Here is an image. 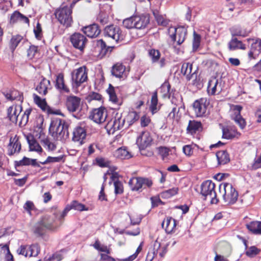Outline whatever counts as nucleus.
Segmentation results:
<instances>
[{"label":"nucleus","mask_w":261,"mask_h":261,"mask_svg":"<svg viewBox=\"0 0 261 261\" xmlns=\"http://www.w3.org/2000/svg\"><path fill=\"white\" fill-rule=\"evenodd\" d=\"M216 156L219 165H225L230 161L229 156L226 150L217 152Z\"/></svg>","instance_id":"obj_25"},{"label":"nucleus","mask_w":261,"mask_h":261,"mask_svg":"<svg viewBox=\"0 0 261 261\" xmlns=\"http://www.w3.org/2000/svg\"><path fill=\"white\" fill-rule=\"evenodd\" d=\"M140 118V116L138 113L135 111L130 112L126 119L125 121L128 123V127L133 125L136 121H138Z\"/></svg>","instance_id":"obj_37"},{"label":"nucleus","mask_w":261,"mask_h":261,"mask_svg":"<svg viewBox=\"0 0 261 261\" xmlns=\"http://www.w3.org/2000/svg\"><path fill=\"white\" fill-rule=\"evenodd\" d=\"M87 72L86 68L80 67L71 73L72 85L77 88L87 80Z\"/></svg>","instance_id":"obj_10"},{"label":"nucleus","mask_w":261,"mask_h":261,"mask_svg":"<svg viewBox=\"0 0 261 261\" xmlns=\"http://www.w3.org/2000/svg\"><path fill=\"white\" fill-rule=\"evenodd\" d=\"M28 252L29 256H36L39 253V250L38 248V245L37 244H32L31 245H28Z\"/></svg>","instance_id":"obj_47"},{"label":"nucleus","mask_w":261,"mask_h":261,"mask_svg":"<svg viewBox=\"0 0 261 261\" xmlns=\"http://www.w3.org/2000/svg\"><path fill=\"white\" fill-rule=\"evenodd\" d=\"M241 133L236 131L232 132L230 130L227 128L223 129L222 137L225 139H230L235 137L240 136Z\"/></svg>","instance_id":"obj_41"},{"label":"nucleus","mask_w":261,"mask_h":261,"mask_svg":"<svg viewBox=\"0 0 261 261\" xmlns=\"http://www.w3.org/2000/svg\"><path fill=\"white\" fill-rule=\"evenodd\" d=\"M215 188V184L210 180L204 181L201 185L200 193L205 198L209 197L212 204H216L218 202Z\"/></svg>","instance_id":"obj_6"},{"label":"nucleus","mask_w":261,"mask_h":261,"mask_svg":"<svg viewBox=\"0 0 261 261\" xmlns=\"http://www.w3.org/2000/svg\"><path fill=\"white\" fill-rule=\"evenodd\" d=\"M29 165H32L35 167H40L39 163L37 162V159H30L26 156H24L22 159L20 161H16L14 162L15 168L17 167Z\"/></svg>","instance_id":"obj_22"},{"label":"nucleus","mask_w":261,"mask_h":261,"mask_svg":"<svg viewBox=\"0 0 261 261\" xmlns=\"http://www.w3.org/2000/svg\"><path fill=\"white\" fill-rule=\"evenodd\" d=\"M162 239H160L159 238H158L155 241L153 248V255L155 254H157L159 252V255L161 256H163V249L162 248ZM153 257L154 256H152L149 254V253H148L146 256V261H152Z\"/></svg>","instance_id":"obj_20"},{"label":"nucleus","mask_w":261,"mask_h":261,"mask_svg":"<svg viewBox=\"0 0 261 261\" xmlns=\"http://www.w3.org/2000/svg\"><path fill=\"white\" fill-rule=\"evenodd\" d=\"M125 119L122 118V114L116 113L114 117L110 120H109L107 127L110 129L113 133L121 129L125 123Z\"/></svg>","instance_id":"obj_11"},{"label":"nucleus","mask_w":261,"mask_h":261,"mask_svg":"<svg viewBox=\"0 0 261 261\" xmlns=\"http://www.w3.org/2000/svg\"><path fill=\"white\" fill-rule=\"evenodd\" d=\"M13 144L12 148L10 152L9 153L10 155H13L15 152H19L21 149V143L19 141L18 138L16 136L13 139V141L11 142V139H10V145Z\"/></svg>","instance_id":"obj_34"},{"label":"nucleus","mask_w":261,"mask_h":261,"mask_svg":"<svg viewBox=\"0 0 261 261\" xmlns=\"http://www.w3.org/2000/svg\"><path fill=\"white\" fill-rule=\"evenodd\" d=\"M17 106L9 107L7 109V117L13 123H16L19 114H17Z\"/></svg>","instance_id":"obj_33"},{"label":"nucleus","mask_w":261,"mask_h":261,"mask_svg":"<svg viewBox=\"0 0 261 261\" xmlns=\"http://www.w3.org/2000/svg\"><path fill=\"white\" fill-rule=\"evenodd\" d=\"M82 30L87 36L90 38L96 37L101 32L99 26L95 23L83 27Z\"/></svg>","instance_id":"obj_16"},{"label":"nucleus","mask_w":261,"mask_h":261,"mask_svg":"<svg viewBox=\"0 0 261 261\" xmlns=\"http://www.w3.org/2000/svg\"><path fill=\"white\" fill-rule=\"evenodd\" d=\"M181 72L184 75L186 76L187 81H190L193 79V85L198 86L199 84L197 81V67L193 71V64L190 62H185L182 64Z\"/></svg>","instance_id":"obj_9"},{"label":"nucleus","mask_w":261,"mask_h":261,"mask_svg":"<svg viewBox=\"0 0 261 261\" xmlns=\"http://www.w3.org/2000/svg\"><path fill=\"white\" fill-rule=\"evenodd\" d=\"M23 37L19 35L13 36L10 40V48L12 50H15L20 41L22 40Z\"/></svg>","instance_id":"obj_44"},{"label":"nucleus","mask_w":261,"mask_h":261,"mask_svg":"<svg viewBox=\"0 0 261 261\" xmlns=\"http://www.w3.org/2000/svg\"><path fill=\"white\" fill-rule=\"evenodd\" d=\"M135 16L125 19L123 21V25L127 29L135 28V24L134 21Z\"/></svg>","instance_id":"obj_49"},{"label":"nucleus","mask_w":261,"mask_h":261,"mask_svg":"<svg viewBox=\"0 0 261 261\" xmlns=\"http://www.w3.org/2000/svg\"><path fill=\"white\" fill-rule=\"evenodd\" d=\"M107 92L109 95L110 100L114 103H117L118 102V98L115 93L114 87L111 84H109V86L108 89L107 90Z\"/></svg>","instance_id":"obj_42"},{"label":"nucleus","mask_w":261,"mask_h":261,"mask_svg":"<svg viewBox=\"0 0 261 261\" xmlns=\"http://www.w3.org/2000/svg\"><path fill=\"white\" fill-rule=\"evenodd\" d=\"M202 128L200 122L195 120H190L187 126V130L188 132L193 134L199 131Z\"/></svg>","instance_id":"obj_32"},{"label":"nucleus","mask_w":261,"mask_h":261,"mask_svg":"<svg viewBox=\"0 0 261 261\" xmlns=\"http://www.w3.org/2000/svg\"><path fill=\"white\" fill-rule=\"evenodd\" d=\"M218 82V80L216 78L209 81L207 86V92L209 94L212 95H215Z\"/></svg>","instance_id":"obj_38"},{"label":"nucleus","mask_w":261,"mask_h":261,"mask_svg":"<svg viewBox=\"0 0 261 261\" xmlns=\"http://www.w3.org/2000/svg\"><path fill=\"white\" fill-rule=\"evenodd\" d=\"M152 141V139L148 132H143L138 137L136 143L141 155L146 156L153 155V152L148 149Z\"/></svg>","instance_id":"obj_5"},{"label":"nucleus","mask_w":261,"mask_h":261,"mask_svg":"<svg viewBox=\"0 0 261 261\" xmlns=\"http://www.w3.org/2000/svg\"><path fill=\"white\" fill-rule=\"evenodd\" d=\"M72 134V140L73 141L79 142L81 145L84 143V140L86 138L87 135L86 129L84 128L77 126L74 128Z\"/></svg>","instance_id":"obj_17"},{"label":"nucleus","mask_w":261,"mask_h":261,"mask_svg":"<svg viewBox=\"0 0 261 261\" xmlns=\"http://www.w3.org/2000/svg\"><path fill=\"white\" fill-rule=\"evenodd\" d=\"M242 109V107L239 105L234 106V110L237 111L233 116H232V119L239 125L241 129H244L246 125L245 119L242 117L240 112Z\"/></svg>","instance_id":"obj_19"},{"label":"nucleus","mask_w":261,"mask_h":261,"mask_svg":"<svg viewBox=\"0 0 261 261\" xmlns=\"http://www.w3.org/2000/svg\"><path fill=\"white\" fill-rule=\"evenodd\" d=\"M164 87H167V93L164 94V98L167 97L168 99H171V102L172 103H176V98H175V90L172 89L170 90V85L167 82H164Z\"/></svg>","instance_id":"obj_36"},{"label":"nucleus","mask_w":261,"mask_h":261,"mask_svg":"<svg viewBox=\"0 0 261 261\" xmlns=\"http://www.w3.org/2000/svg\"><path fill=\"white\" fill-rule=\"evenodd\" d=\"M148 54L153 62H155L159 61L161 54L158 50L151 49L149 50Z\"/></svg>","instance_id":"obj_52"},{"label":"nucleus","mask_w":261,"mask_h":261,"mask_svg":"<svg viewBox=\"0 0 261 261\" xmlns=\"http://www.w3.org/2000/svg\"><path fill=\"white\" fill-rule=\"evenodd\" d=\"M96 162L100 167H108L110 165V162L102 158H96Z\"/></svg>","instance_id":"obj_60"},{"label":"nucleus","mask_w":261,"mask_h":261,"mask_svg":"<svg viewBox=\"0 0 261 261\" xmlns=\"http://www.w3.org/2000/svg\"><path fill=\"white\" fill-rule=\"evenodd\" d=\"M207 106V100L205 98H201L196 100L193 103V108L196 116H203L206 113Z\"/></svg>","instance_id":"obj_15"},{"label":"nucleus","mask_w":261,"mask_h":261,"mask_svg":"<svg viewBox=\"0 0 261 261\" xmlns=\"http://www.w3.org/2000/svg\"><path fill=\"white\" fill-rule=\"evenodd\" d=\"M114 155L120 159H129L132 157L130 153L125 147H120L114 152Z\"/></svg>","instance_id":"obj_30"},{"label":"nucleus","mask_w":261,"mask_h":261,"mask_svg":"<svg viewBox=\"0 0 261 261\" xmlns=\"http://www.w3.org/2000/svg\"><path fill=\"white\" fill-rule=\"evenodd\" d=\"M114 47V46H107L106 43L102 39L96 41L95 49L98 52V57L99 58L101 59L109 55Z\"/></svg>","instance_id":"obj_14"},{"label":"nucleus","mask_w":261,"mask_h":261,"mask_svg":"<svg viewBox=\"0 0 261 261\" xmlns=\"http://www.w3.org/2000/svg\"><path fill=\"white\" fill-rule=\"evenodd\" d=\"M11 91L12 98H13V100H17L18 101H21V102L23 101V97L22 93L20 92L18 90L15 89L11 90Z\"/></svg>","instance_id":"obj_54"},{"label":"nucleus","mask_w":261,"mask_h":261,"mask_svg":"<svg viewBox=\"0 0 261 261\" xmlns=\"http://www.w3.org/2000/svg\"><path fill=\"white\" fill-rule=\"evenodd\" d=\"M55 87L58 90H62L67 93L69 92V89L65 84L64 74L62 73H60L57 75Z\"/></svg>","instance_id":"obj_24"},{"label":"nucleus","mask_w":261,"mask_h":261,"mask_svg":"<svg viewBox=\"0 0 261 261\" xmlns=\"http://www.w3.org/2000/svg\"><path fill=\"white\" fill-rule=\"evenodd\" d=\"M232 37H236V36H246V33L244 32L240 26L234 25L229 29Z\"/></svg>","instance_id":"obj_40"},{"label":"nucleus","mask_w":261,"mask_h":261,"mask_svg":"<svg viewBox=\"0 0 261 261\" xmlns=\"http://www.w3.org/2000/svg\"><path fill=\"white\" fill-rule=\"evenodd\" d=\"M103 34L105 36L112 38L117 43L121 42L124 39V35L120 28L114 24L106 26L104 29Z\"/></svg>","instance_id":"obj_8"},{"label":"nucleus","mask_w":261,"mask_h":261,"mask_svg":"<svg viewBox=\"0 0 261 261\" xmlns=\"http://www.w3.org/2000/svg\"><path fill=\"white\" fill-rule=\"evenodd\" d=\"M93 247L96 250L101 251V252H105L107 254L110 253V251L109 249H108L107 246H100L99 242L97 240L96 241L95 243L93 244Z\"/></svg>","instance_id":"obj_56"},{"label":"nucleus","mask_w":261,"mask_h":261,"mask_svg":"<svg viewBox=\"0 0 261 261\" xmlns=\"http://www.w3.org/2000/svg\"><path fill=\"white\" fill-rule=\"evenodd\" d=\"M228 48L229 50H236L237 49L245 50L246 45L241 41L239 40L236 37H232L228 43Z\"/></svg>","instance_id":"obj_23"},{"label":"nucleus","mask_w":261,"mask_h":261,"mask_svg":"<svg viewBox=\"0 0 261 261\" xmlns=\"http://www.w3.org/2000/svg\"><path fill=\"white\" fill-rule=\"evenodd\" d=\"M17 252L19 254L27 256L29 255L28 245H21L20 247L17 250Z\"/></svg>","instance_id":"obj_63"},{"label":"nucleus","mask_w":261,"mask_h":261,"mask_svg":"<svg viewBox=\"0 0 261 261\" xmlns=\"http://www.w3.org/2000/svg\"><path fill=\"white\" fill-rule=\"evenodd\" d=\"M176 225V223L175 219L171 218L169 219H168L166 221V227L165 228L166 233H172Z\"/></svg>","instance_id":"obj_43"},{"label":"nucleus","mask_w":261,"mask_h":261,"mask_svg":"<svg viewBox=\"0 0 261 261\" xmlns=\"http://www.w3.org/2000/svg\"><path fill=\"white\" fill-rule=\"evenodd\" d=\"M34 33L35 36V37L37 39H41L42 37V28L41 25L39 22L37 23L36 27L34 29Z\"/></svg>","instance_id":"obj_62"},{"label":"nucleus","mask_w":261,"mask_h":261,"mask_svg":"<svg viewBox=\"0 0 261 261\" xmlns=\"http://www.w3.org/2000/svg\"><path fill=\"white\" fill-rule=\"evenodd\" d=\"M63 156L62 155L56 157L48 156L45 161L44 162H40V163L42 165H46L51 163H58L61 162Z\"/></svg>","instance_id":"obj_50"},{"label":"nucleus","mask_w":261,"mask_h":261,"mask_svg":"<svg viewBox=\"0 0 261 261\" xmlns=\"http://www.w3.org/2000/svg\"><path fill=\"white\" fill-rule=\"evenodd\" d=\"M50 85V81L43 77L39 84L36 87V90L40 94L46 95L47 92L48 86Z\"/></svg>","instance_id":"obj_29"},{"label":"nucleus","mask_w":261,"mask_h":261,"mask_svg":"<svg viewBox=\"0 0 261 261\" xmlns=\"http://www.w3.org/2000/svg\"><path fill=\"white\" fill-rule=\"evenodd\" d=\"M68 206L70 207V210L74 209L80 211L88 210V208H86L84 204L79 203L75 200L73 201L71 203L68 205Z\"/></svg>","instance_id":"obj_45"},{"label":"nucleus","mask_w":261,"mask_h":261,"mask_svg":"<svg viewBox=\"0 0 261 261\" xmlns=\"http://www.w3.org/2000/svg\"><path fill=\"white\" fill-rule=\"evenodd\" d=\"M260 251V249L254 246H252L249 248L246 253L247 256L251 257L258 254Z\"/></svg>","instance_id":"obj_58"},{"label":"nucleus","mask_w":261,"mask_h":261,"mask_svg":"<svg viewBox=\"0 0 261 261\" xmlns=\"http://www.w3.org/2000/svg\"><path fill=\"white\" fill-rule=\"evenodd\" d=\"M25 137L29 145V151H36L38 153H41L43 151L42 147L35 139L33 135L29 134L25 135Z\"/></svg>","instance_id":"obj_18"},{"label":"nucleus","mask_w":261,"mask_h":261,"mask_svg":"<svg viewBox=\"0 0 261 261\" xmlns=\"http://www.w3.org/2000/svg\"><path fill=\"white\" fill-rule=\"evenodd\" d=\"M114 192L116 195L121 194L123 192V187L122 182L119 180L114 181Z\"/></svg>","instance_id":"obj_53"},{"label":"nucleus","mask_w":261,"mask_h":261,"mask_svg":"<svg viewBox=\"0 0 261 261\" xmlns=\"http://www.w3.org/2000/svg\"><path fill=\"white\" fill-rule=\"evenodd\" d=\"M248 229L255 234H261V222L252 221L246 224Z\"/></svg>","instance_id":"obj_27"},{"label":"nucleus","mask_w":261,"mask_h":261,"mask_svg":"<svg viewBox=\"0 0 261 261\" xmlns=\"http://www.w3.org/2000/svg\"><path fill=\"white\" fill-rule=\"evenodd\" d=\"M158 95H157V91H155L152 93V95L151 97V105L150 106V110L151 111L152 114H154L156 113L158 110Z\"/></svg>","instance_id":"obj_39"},{"label":"nucleus","mask_w":261,"mask_h":261,"mask_svg":"<svg viewBox=\"0 0 261 261\" xmlns=\"http://www.w3.org/2000/svg\"><path fill=\"white\" fill-rule=\"evenodd\" d=\"M219 192L227 204H233L238 199V193L231 184H221L219 185Z\"/></svg>","instance_id":"obj_4"},{"label":"nucleus","mask_w":261,"mask_h":261,"mask_svg":"<svg viewBox=\"0 0 261 261\" xmlns=\"http://www.w3.org/2000/svg\"><path fill=\"white\" fill-rule=\"evenodd\" d=\"M55 218L53 216L46 215L37 222L33 227L34 233L38 236H43L48 230L54 228V223Z\"/></svg>","instance_id":"obj_3"},{"label":"nucleus","mask_w":261,"mask_h":261,"mask_svg":"<svg viewBox=\"0 0 261 261\" xmlns=\"http://www.w3.org/2000/svg\"><path fill=\"white\" fill-rule=\"evenodd\" d=\"M21 13L18 11H15L11 15L10 19V23H15L19 21L20 18Z\"/></svg>","instance_id":"obj_57"},{"label":"nucleus","mask_w":261,"mask_h":261,"mask_svg":"<svg viewBox=\"0 0 261 261\" xmlns=\"http://www.w3.org/2000/svg\"><path fill=\"white\" fill-rule=\"evenodd\" d=\"M80 102V98L74 95L68 96L66 101V106L68 112L74 117L78 119L81 117V115L79 114L81 110Z\"/></svg>","instance_id":"obj_7"},{"label":"nucleus","mask_w":261,"mask_h":261,"mask_svg":"<svg viewBox=\"0 0 261 261\" xmlns=\"http://www.w3.org/2000/svg\"><path fill=\"white\" fill-rule=\"evenodd\" d=\"M125 70V67L120 63H117L113 65L111 72L112 74L116 77L120 78Z\"/></svg>","instance_id":"obj_28"},{"label":"nucleus","mask_w":261,"mask_h":261,"mask_svg":"<svg viewBox=\"0 0 261 261\" xmlns=\"http://www.w3.org/2000/svg\"><path fill=\"white\" fill-rule=\"evenodd\" d=\"M70 41L74 48L81 51H83L87 42V39L83 34L80 33H74L71 35Z\"/></svg>","instance_id":"obj_13"},{"label":"nucleus","mask_w":261,"mask_h":261,"mask_svg":"<svg viewBox=\"0 0 261 261\" xmlns=\"http://www.w3.org/2000/svg\"><path fill=\"white\" fill-rule=\"evenodd\" d=\"M141 177H133L128 181V185L132 191H138L142 188Z\"/></svg>","instance_id":"obj_31"},{"label":"nucleus","mask_w":261,"mask_h":261,"mask_svg":"<svg viewBox=\"0 0 261 261\" xmlns=\"http://www.w3.org/2000/svg\"><path fill=\"white\" fill-rule=\"evenodd\" d=\"M38 51V46L32 45L27 50V56L29 58L33 59Z\"/></svg>","instance_id":"obj_55"},{"label":"nucleus","mask_w":261,"mask_h":261,"mask_svg":"<svg viewBox=\"0 0 261 261\" xmlns=\"http://www.w3.org/2000/svg\"><path fill=\"white\" fill-rule=\"evenodd\" d=\"M41 143L44 147H47L49 151H54L56 149V145L51 142L48 138H45L41 140Z\"/></svg>","instance_id":"obj_51"},{"label":"nucleus","mask_w":261,"mask_h":261,"mask_svg":"<svg viewBox=\"0 0 261 261\" xmlns=\"http://www.w3.org/2000/svg\"><path fill=\"white\" fill-rule=\"evenodd\" d=\"M135 29H143L146 27L149 22V17L147 15L135 16Z\"/></svg>","instance_id":"obj_21"},{"label":"nucleus","mask_w":261,"mask_h":261,"mask_svg":"<svg viewBox=\"0 0 261 261\" xmlns=\"http://www.w3.org/2000/svg\"><path fill=\"white\" fill-rule=\"evenodd\" d=\"M179 109H177L176 107H174L172 109V111L169 113L168 118L170 119H176L177 120L179 118L178 116Z\"/></svg>","instance_id":"obj_59"},{"label":"nucleus","mask_w":261,"mask_h":261,"mask_svg":"<svg viewBox=\"0 0 261 261\" xmlns=\"http://www.w3.org/2000/svg\"><path fill=\"white\" fill-rule=\"evenodd\" d=\"M179 189L177 187H173L172 188L164 190V198H170L171 197L176 195L178 192Z\"/></svg>","instance_id":"obj_46"},{"label":"nucleus","mask_w":261,"mask_h":261,"mask_svg":"<svg viewBox=\"0 0 261 261\" xmlns=\"http://www.w3.org/2000/svg\"><path fill=\"white\" fill-rule=\"evenodd\" d=\"M50 261H60L63 258V256L61 252H57L49 257Z\"/></svg>","instance_id":"obj_64"},{"label":"nucleus","mask_w":261,"mask_h":261,"mask_svg":"<svg viewBox=\"0 0 261 261\" xmlns=\"http://www.w3.org/2000/svg\"><path fill=\"white\" fill-rule=\"evenodd\" d=\"M34 101L43 111L47 112L48 108H49L45 98H41L36 94L33 95Z\"/></svg>","instance_id":"obj_26"},{"label":"nucleus","mask_w":261,"mask_h":261,"mask_svg":"<svg viewBox=\"0 0 261 261\" xmlns=\"http://www.w3.org/2000/svg\"><path fill=\"white\" fill-rule=\"evenodd\" d=\"M69 123L65 120L56 118L51 121L49 132L55 139L63 141L69 137Z\"/></svg>","instance_id":"obj_2"},{"label":"nucleus","mask_w":261,"mask_h":261,"mask_svg":"<svg viewBox=\"0 0 261 261\" xmlns=\"http://www.w3.org/2000/svg\"><path fill=\"white\" fill-rule=\"evenodd\" d=\"M170 20L164 18V29H166V34L168 37L167 41L169 44L175 47L176 45H181L185 40L187 30L182 26L176 28L169 25Z\"/></svg>","instance_id":"obj_1"},{"label":"nucleus","mask_w":261,"mask_h":261,"mask_svg":"<svg viewBox=\"0 0 261 261\" xmlns=\"http://www.w3.org/2000/svg\"><path fill=\"white\" fill-rule=\"evenodd\" d=\"M140 181L142 185V188L144 189L146 188V187L150 188L153 184L152 180L148 178L141 177Z\"/></svg>","instance_id":"obj_61"},{"label":"nucleus","mask_w":261,"mask_h":261,"mask_svg":"<svg viewBox=\"0 0 261 261\" xmlns=\"http://www.w3.org/2000/svg\"><path fill=\"white\" fill-rule=\"evenodd\" d=\"M247 41L248 42L253 41L250 50L255 52L256 55H259L261 53V39H257L254 40V39L249 38L247 39Z\"/></svg>","instance_id":"obj_35"},{"label":"nucleus","mask_w":261,"mask_h":261,"mask_svg":"<svg viewBox=\"0 0 261 261\" xmlns=\"http://www.w3.org/2000/svg\"><path fill=\"white\" fill-rule=\"evenodd\" d=\"M193 35L194 38L193 40V50L195 51L199 47L201 41V37L199 34H197L195 31H194Z\"/></svg>","instance_id":"obj_48"},{"label":"nucleus","mask_w":261,"mask_h":261,"mask_svg":"<svg viewBox=\"0 0 261 261\" xmlns=\"http://www.w3.org/2000/svg\"><path fill=\"white\" fill-rule=\"evenodd\" d=\"M107 117V110L103 107L93 110L89 116V118L97 123H101L106 121Z\"/></svg>","instance_id":"obj_12"}]
</instances>
